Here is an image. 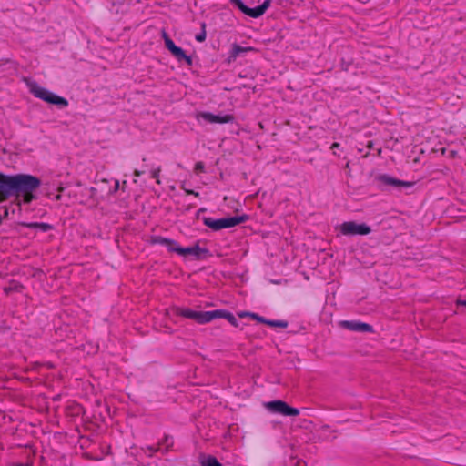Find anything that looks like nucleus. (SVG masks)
<instances>
[{
    "label": "nucleus",
    "mask_w": 466,
    "mask_h": 466,
    "mask_svg": "<svg viewBox=\"0 0 466 466\" xmlns=\"http://www.w3.org/2000/svg\"><path fill=\"white\" fill-rule=\"evenodd\" d=\"M40 185V179L32 175L8 176L0 173V202L15 196L18 205L28 204L35 198L34 191Z\"/></svg>",
    "instance_id": "obj_1"
},
{
    "label": "nucleus",
    "mask_w": 466,
    "mask_h": 466,
    "mask_svg": "<svg viewBox=\"0 0 466 466\" xmlns=\"http://www.w3.org/2000/svg\"><path fill=\"white\" fill-rule=\"evenodd\" d=\"M29 90L35 97L46 103L56 105L61 107H66L68 106V101L66 98L56 95L35 82L29 84Z\"/></svg>",
    "instance_id": "obj_2"
},
{
    "label": "nucleus",
    "mask_w": 466,
    "mask_h": 466,
    "mask_svg": "<svg viewBox=\"0 0 466 466\" xmlns=\"http://www.w3.org/2000/svg\"><path fill=\"white\" fill-rule=\"evenodd\" d=\"M246 220L245 216H235L229 218H222L218 219H214L211 218H204V223L206 226L210 228L213 230H220L222 228H228L235 227Z\"/></svg>",
    "instance_id": "obj_3"
},
{
    "label": "nucleus",
    "mask_w": 466,
    "mask_h": 466,
    "mask_svg": "<svg viewBox=\"0 0 466 466\" xmlns=\"http://www.w3.org/2000/svg\"><path fill=\"white\" fill-rule=\"evenodd\" d=\"M339 233L344 236H364L371 232L370 227L364 223H357L355 221L343 222L339 226Z\"/></svg>",
    "instance_id": "obj_4"
},
{
    "label": "nucleus",
    "mask_w": 466,
    "mask_h": 466,
    "mask_svg": "<svg viewBox=\"0 0 466 466\" xmlns=\"http://www.w3.org/2000/svg\"><path fill=\"white\" fill-rule=\"evenodd\" d=\"M230 3L237 6L242 13L253 18L261 16L270 5V0H265L262 5L255 8L248 7L242 0H230Z\"/></svg>",
    "instance_id": "obj_5"
},
{
    "label": "nucleus",
    "mask_w": 466,
    "mask_h": 466,
    "mask_svg": "<svg viewBox=\"0 0 466 466\" xmlns=\"http://www.w3.org/2000/svg\"><path fill=\"white\" fill-rule=\"evenodd\" d=\"M177 314L187 319L197 320L200 324H205L212 321L211 311H195L190 309H178Z\"/></svg>",
    "instance_id": "obj_6"
},
{
    "label": "nucleus",
    "mask_w": 466,
    "mask_h": 466,
    "mask_svg": "<svg viewBox=\"0 0 466 466\" xmlns=\"http://www.w3.org/2000/svg\"><path fill=\"white\" fill-rule=\"evenodd\" d=\"M266 407L274 413L282 414L284 416H298L299 410L296 408L289 407L282 400H274L268 402Z\"/></svg>",
    "instance_id": "obj_7"
},
{
    "label": "nucleus",
    "mask_w": 466,
    "mask_h": 466,
    "mask_svg": "<svg viewBox=\"0 0 466 466\" xmlns=\"http://www.w3.org/2000/svg\"><path fill=\"white\" fill-rule=\"evenodd\" d=\"M198 121L204 120L210 124H226L232 123L234 116L232 115H214L210 112H199L197 114Z\"/></svg>",
    "instance_id": "obj_8"
},
{
    "label": "nucleus",
    "mask_w": 466,
    "mask_h": 466,
    "mask_svg": "<svg viewBox=\"0 0 466 466\" xmlns=\"http://www.w3.org/2000/svg\"><path fill=\"white\" fill-rule=\"evenodd\" d=\"M164 39L166 47L177 59V61H186V63L189 66L192 64L191 57L187 56L181 47L177 46L175 43L166 34H164Z\"/></svg>",
    "instance_id": "obj_9"
},
{
    "label": "nucleus",
    "mask_w": 466,
    "mask_h": 466,
    "mask_svg": "<svg viewBox=\"0 0 466 466\" xmlns=\"http://www.w3.org/2000/svg\"><path fill=\"white\" fill-rule=\"evenodd\" d=\"M342 326L352 331L371 332L373 330L370 324L360 321H343Z\"/></svg>",
    "instance_id": "obj_10"
},
{
    "label": "nucleus",
    "mask_w": 466,
    "mask_h": 466,
    "mask_svg": "<svg viewBox=\"0 0 466 466\" xmlns=\"http://www.w3.org/2000/svg\"><path fill=\"white\" fill-rule=\"evenodd\" d=\"M253 51H257V49L252 46H240L237 44H234L229 52L228 61H235L239 56Z\"/></svg>",
    "instance_id": "obj_11"
},
{
    "label": "nucleus",
    "mask_w": 466,
    "mask_h": 466,
    "mask_svg": "<svg viewBox=\"0 0 466 466\" xmlns=\"http://www.w3.org/2000/svg\"><path fill=\"white\" fill-rule=\"evenodd\" d=\"M211 316H212V320L215 319H219V318L226 319L233 326H235V327L238 326V319L235 318V316L226 310H223V309L212 310Z\"/></svg>",
    "instance_id": "obj_12"
},
{
    "label": "nucleus",
    "mask_w": 466,
    "mask_h": 466,
    "mask_svg": "<svg viewBox=\"0 0 466 466\" xmlns=\"http://www.w3.org/2000/svg\"><path fill=\"white\" fill-rule=\"evenodd\" d=\"M380 181L386 185H390V186H394V187H410L412 186L411 183L410 182H406V181H402V180H399V179H396V178H393L390 176H387V175H383L380 177Z\"/></svg>",
    "instance_id": "obj_13"
},
{
    "label": "nucleus",
    "mask_w": 466,
    "mask_h": 466,
    "mask_svg": "<svg viewBox=\"0 0 466 466\" xmlns=\"http://www.w3.org/2000/svg\"><path fill=\"white\" fill-rule=\"evenodd\" d=\"M202 249L198 245H195L187 248H181L178 249V255L186 257V256H194L199 257Z\"/></svg>",
    "instance_id": "obj_14"
},
{
    "label": "nucleus",
    "mask_w": 466,
    "mask_h": 466,
    "mask_svg": "<svg viewBox=\"0 0 466 466\" xmlns=\"http://www.w3.org/2000/svg\"><path fill=\"white\" fill-rule=\"evenodd\" d=\"M254 319H258V321L262 322V323H266L271 327H279V328H286L287 327V322L285 321H282V320H268V319H265L264 318L262 317H258L257 316L256 314H252L251 315Z\"/></svg>",
    "instance_id": "obj_15"
},
{
    "label": "nucleus",
    "mask_w": 466,
    "mask_h": 466,
    "mask_svg": "<svg viewBox=\"0 0 466 466\" xmlns=\"http://www.w3.org/2000/svg\"><path fill=\"white\" fill-rule=\"evenodd\" d=\"M23 225L29 228H38L44 232H46L51 228V226L46 223L33 222V223H25Z\"/></svg>",
    "instance_id": "obj_16"
},
{
    "label": "nucleus",
    "mask_w": 466,
    "mask_h": 466,
    "mask_svg": "<svg viewBox=\"0 0 466 466\" xmlns=\"http://www.w3.org/2000/svg\"><path fill=\"white\" fill-rule=\"evenodd\" d=\"M202 466H222L215 457L208 456L201 460Z\"/></svg>",
    "instance_id": "obj_17"
},
{
    "label": "nucleus",
    "mask_w": 466,
    "mask_h": 466,
    "mask_svg": "<svg viewBox=\"0 0 466 466\" xmlns=\"http://www.w3.org/2000/svg\"><path fill=\"white\" fill-rule=\"evenodd\" d=\"M154 243L155 244H159V245L164 246V247H167L168 244H172L170 238H164V237H157V238H154Z\"/></svg>",
    "instance_id": "obj_18"
},
{
    "label": "nucleus",
    "mask_w": 466,
    "mask_h": 466,
    "mask_svg": "<svg viewBox=\"0 0 466 466\" xmlns=\"http://www.w3.org/2000/svg\"><path fill=\"white\" fill-rule=\"evenodd\" d=\"M154 243L155 244H159V245L164 246V247H167L168 244H172L170 238H164V237H157V238H154Z\"/></svg>",
    "instance_id": "obj_19"
},
{
    "label": "nucleus",
    "mask_w": 466,
    "mask_h": 466,
    "mask_svg": "<svg viewBox=\"0 0 466 466\" xmlns=\"http://www.w3.org/2000/svg\"><path fill=\"white\" fill-rule=\"evenodd\" d=\"M171 243L172 244H168L167 247H166V248H167V250H169L171 252H176L178 254V249L180 248V246L174 239H171Z\"/></svg>",
    "instance_id": "obj_20"
},
{
    "label": "nucleus",
    "mask_w": 466,
    "mask_h": 466,
    "mask_svg": "<svg viewBox=\"0 0 466 466\" xmlns=\"http://www.w3.org/2000/svg\"><path fill=\"white\" fill-rule=\"evenodd\" d=\"M160 172H161V168L159 167L151 171V177L153 178H156L157 183H160L158 180Z\"/></svg>",
    "instance_id": "obj_21"
},
{
    "label": "nucleus",
    "mask_w": 466,
    "mask_h": 466,
    "mask_svg": "<svg viewBox=\"0 0 466 466\" xmlns=\"http://www.w3.org/2000/svg\"><path fill=\"white\" fill-rule=\"evenodd\" d=\"M205 166L202 162H198L195 165V171L197 173L204 171Z\"/></svg>",
    "instance_id": "obj_22"
},
{
    "label": "nucleus",
    "mask_w": 466,
    "mask_h": 466,
    "mask_svg": "<svg viewBox=\"0 0 466 466\" xmlns=\"http://www.w3.org/2000/svg\"><path fill=\"white\" fill-rule=\"evenodd\" d=\"M205 38H206L205 34L198 35L196 36V40H197L198 42H202V41H204V40H205Z\"/></svg>",
    "instance_id": "obj_23"
},
{
    "label": "nucleus",
    "mask_w": 466,
    "mask_h": 466,
    "mask_svg": "<svg viewBox=\"0 0 466 466\" xmlns=\"http://www.w3.org/2000/svg\"><path fill=\"white\" fill-rule=\"evenodd\" d=\"M187 194H191V195H194V196H198V192H195L193 190H187L186 191Z\"/></svg>",
    "instance_id": "obj_24"
},
{
    "label": "nucleus",
    "mask_w": 466,
    "mask_h": 466,
    "mask_svg": "<svg viewBox=\"0 0 466 466\" xmlns=\"http://www.w3.org/2000/svg\"><path fill=\"white\" fill-rule=\"evenodd\" d=\"M338 147H339V144H338V143H333V144H332V146H331V147H332V148H334V147H335V148H338Z\"/></svg>",
    "instance_id": "obj_25"
},
{
    "label": "nucleus",
    "mask_w": 466,
    "mask_h": 466,
    "mask_svg": "<svg viewBox=\"0 0 466 466\" xmlns=\"http://www.w3.org/2000/svg\"><path fill=\"white\" fill-rule=\"evenodd\" d=\"M459 303H460L461 305H463V306H465V307H466V300H461V301H460Z\"/></svg>",
    "instance_id": "obj_26"
}]
</instances>
